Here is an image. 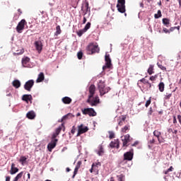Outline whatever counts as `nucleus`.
Instances as JSON below:
<instances>
[{
	"mask_svg": "<svg viewBox=\"0 0 181 181\" xmlns=\"http://www.w3.org/2000/svg\"><path fill=\"white\" fill-rule=\"evenodd\" d=\"M95 92V85H90L89 87V96L86 103H88L91 107L96 106L98 104L100 103V98L98 97L93 98ZM93 98V99H92Z\"/></svg>",
	"mask_w": 181,
	"mask_h": 181,
	"instance_id": "f257e3e1",
	"label": "nucleus"
},
{
	"mask_svg": "<svg viewBox=\"0 0 181 181\" xmlns=\"http://www.w3.org/2000/svg\"><path fill=\"white\" fill-rule=\"evenodd\" d=\"M86 50L88 54H93L100 52V48L96 44L90 42L86 47Z\"/></svg>",
	"mask_w": 181,
	"mask_h": 181,
	"instance_id": "f03ea898",
	"label": "nucleus"
},
{
	"mask_svg": "<svg viewBox=\"0 0 181 181\" xmlns=\"http://www.w3.org/2000/svg\"><path fill=\"white\" fill-rule=\"evenodd\" d=\"M82 114L86 115H88L89 117H95L97 115L96 112L93 107H86L81 109Z\"/></svg>",
	"mask_w": 181,
	"mask_h": 181,
	"instance_id": "7ed1b4c3",
	"label": "nucleus"
},
{
	"mask_svg": "<svg viewBox=\"0 0 181 181\" xmlns=\"http://www.w3.org/2000/svg\"><path fill=\"white\" fill-rule=\"evenodd\" d=\"M134 155V148H131L129 151H127L123 154V160L132 161Z\"/></svg>",
	"mask_w": 181,
	"mask_h": 181,
	"instance_id": "20e7f679",
	"label": "nucleus"
},
{
	"mask_svg": "<svg viewBox=\"0 0 181 181\" xmlns=\"http://www.w3.org/2000/svg\"><path fill=\"white\" fill-rule=\"evenodd\" d=\"M27 25L26 20H21L20 22H18L17 26H16V31L18 33H22V31L24 30L25 25Z\"/></svg>",
	"mask_w": 181,
	"mask_h": 181,
	"instance_id": "39448f33",
	"label": "nucleus"
},
{
	"mask_svg": "<svg viewBox=\"0 0 181 181\" xmlns=\"http://www.w3.org/2000/svg\"><path fill=\"white\" fill-rule=\"evenodd\" d=\"M88 130H89V128L87 127H84L83 124L78 126V133L76 134V136L77 137L80 136L81 134L88 132Z\"/></svg>",
	"mask_w": 181,
	"mask_h": 181,
	"instance_id": "423d86ee",
	"label": "nucleus"
},
{
	"mask_svg": "<svg viewBox=\"0 0 181 181\" xmlns=\"http://www.w3.org/2000/svg\"><path fill=\"white\" fill-rule=\"evenodd\" d=\"M112 59L110 58V55L106 54H105V66H103V70L106 69H111L112 67Z\"/></svg>",
	"mask_w": 181,
	"mask_h": 181,
	"instance_id": "0eeeda50",
	"label": "nucleus"
},
{
	"mask_svg": "<svg viewBox=\"0 0 181 181\" xmlns=\"http://www.w3.org/2000/svg\"><path fill=\"white\" fill-rule=\"evenodd\" d=\"M121 139H122V146L123 147H127L128 146L127 144L129 142L132 141L131 136L129 134L121 136Z\"/></svg>",
	"mask_w": 181,
	"mask_h": 181,
	"instance_id": "6e6552de",
	"label": "nucleus"
},
{
	"mask_svg": "<svg viewBox=\"0 0 181 181\" xmlns=\"http://www.w3.org/2000/svg\"><path fill=\"white\" fill-rule=\"evenodd\" d=\"M33 85H34V81L33 79L28 80L25 83L24 88L25 90L30 92Z\"/></svg>",
	"mask_w": 181,
	"mask_h": 181,
	"instance_id": "1a4fd4ad",
	"label": "nucleus"
},
{
	"mask_svg": "<svg viewBox=\"0 0 181 181\" xmlns=\"http://www.w3.org/2000/svg\"><path fill=\"white\" fill-rule=\"evenodd\" d=\"M58 139H52L51 143H49L47 145V149L49 152H52V149L55 148V146L57 145Z\"/></svg>",
	"mask_w": 181,
	"mask_h": 181,
	"instance_id": "9d476101",
	"label": "nucleus"
},
{
	"mask_svg": "<svg viewBox=\"0 0 181 181\" xmlns=\"http://www.w3.org/2000/svg\"><path fill=\"white\" fill-rule=\"evenodd\" d=\"M85 11L86 12L84 13V14H83V16H85L86 14H87V13H88V17L87 18H89L90 17V8H89V3L88 2H86V4H85V6L84 7H82V11Z\"/></svg>",
	"mask_w": 181,
	"mask_h": 181,
	"instance_id": "9b49d317",
	"label": "nucleus"
},
{
	"mask_svg": "<svg viewBox=\"0 0 181 181\" xmlns=\"http://www.w3.org/2000/svg\"><path fill=\"white\" fill-rule=\"evenodd\" d=\"M110 148H117V149L119 148V139H115L110 144Z\"/></svg>",
	"mask_w": 181,
	"mask_h": 181,
	"instance_id": "f8f14e48",
	"label": "nucleus"
},
{
	"mask_svg": "<svg viewBox=\"0 0 181 181\" xmlns=\"http://www.w3.org/2000/svg\"><path fill=\"white\" fill-rule=\"evenodd\" d=\"M35 46L36 50L38 52V53H40L42 49V42L40 40L35 41Z\"/></svg>",
	"mask_w": 181,
	"mask_h": 181,
	"instance_id": "ddd939ff",
	"label": "nucleus"
},
{
	"mask_svg": "<svg viewBox=\"0 0 181 181\" xmlns=\"http://www.w3.org/2000/svg\"><path fill=\"white\" fill-rule=\"evenodd\" d=\"M81 165H82V161L81 160H79V161L77 162L76 165L75 167L74 172V175L72 177L73 179H74L76 175L77 174V173H78V170L81 168Z\"/></svg>",
	"mask_w": 181,
	"mask_h": 181,
	"instance_id": "4468645a",
	"label": "nucleus"
},
{
	"mask_svg": "<svg viewBox=\"0 0 181 181\" xmlns=\"http://www.w3.org/2000/svg\"><path fill=\"white\" fill-rule=\"evenodd\" d=\"M105 81L103 80H100L98 84V88L99 91H101L102 93H103V89L105 88Z\"/></svg>",
	"mask_w": 181,
	"mask_h": 181,
	"instance_id": "2eb2a0df",
	"label": "nucleus"
},
{
	"mask_svg": "<svg viewBox=\"0 0 181 181\" xmlns=\"http://www.w3.org/2000/svg\"><path fill=\"white\" fill-rule=\"evenodd\" d=\"M26 117L29 119H34L35 117H36V114L34 112V111H29L26 114Z\"/></svg>",
	"mask_w": 181,
	"mask_h": 181,
	"instance_id": "dca6fc26",
	"label": "nucleus"
},
{
	"mask_svg": "<svg viewBox=\"0 0 181 181\" xmlns=\"http://www.w3.org/2000/svg\"><path fill=\"white\" fill-rule=\"evenodd\" d=\"M22 100L26 102V103H28L29 101H31L33 100V98L31 95H23L22 97Z\"/></svg>",
	"mask_w": 181,
	"mask_h": 181,
	"instance_id": "f3484780",
	"label": "nucleus"
},
{
	"mask_svg": "<svg viewBox=\"0 0 181 181\" xmlns=\"http://www.w3.org/2000/svg\"><path fill=\"white\" fill-rule=\"evenodd\" d=\"M153 134V136H155L158 138L159 144L163 142V141L160 140V136L162 134V133H160V132H159L158 130H154Z\"/></svg>",
	"mask_w": 181,
	"mask_h": 181,
	"instance_id": "a211bd4d",
	"label": "nucleus"
},
{
	"mask_svg": "<svg viewBox=\"0 0 181 181\" xmlns=\"http://www.w3.org/2000/svg\"><path fill=\"white\" fill-rule=\"evenodd\" d=\"M44 79H45V75L43 72H41L38 74V77H37V79L36 80V83H41L44 81Z\"/></svg>",
	"mask_w": 181,
	"mask_h": 181,
	"instance_id": "6ab92c4d",
	"label": "nucleus"
},
{
	"mask_svg": "<svg viewBox=\"0 0 181 181\" xmlns=\"http://www.w3.org/2000/svg\"><path fill=\"white\" fill-rule=\"evenodd\" d=\"M19 171V169L17 167H15V164L12 163L11 165V175H14L16 174V173H18Z\"/></svg>",
	"mask_w": 181,
	"mask_h": 181,
	"instance_id": "aec40b11",
	"label": "nucleus"
},
{
	"mask_svg": "<svg viewBox=\"0 0 181 181\" xmlns=\"http://www.w3.org/2000/svg\"><path fill=\"white\" fill-rule=\"evenodd\" d=\"M62 129L64 132L65 131L64 123H62V124H61L58 128L56 129L55 133L57 134H59Z\"/></svg>",
	"mask_w": 181,
	"mask_h": 181,
	"instance_id": "412c9836",
	"label": "nucleus"
},
{
	"mask_svg": "<svg viewBox=\"0 0 181 181\" xmlns=\"http://www.w3.org/2000/svg\"><path fill=\"white\" fill-rule=\"evenodd\" d=\"M103 92H102L101 90H99L100 96H103L105 94H107V93H109L111 90V88L110 87H107V88L105 87V88H103Z\"/></svg>",
	"mask_w": 181,
	"mask_h": 181,
	"instance_id": "4be33fe9",
	"label": "nucleus"
},
{
	"mask_svg": "<svg viewBox=\"0 0 181 181\" xmlns=\"http://www.w3.org/2000/svg\"><path fill=\"white\" fill-rule=\"evenodd\" d=\"M30 58L26 57H24L22 59V64L24 67H27L28 64H29L30 62Z\"/></svg>",
	"mask_w": 181,
	"mask_h": 181,
	"instance_id": "5701e85b",
	"label": "nucleus"
},
{
	"mask_svg": "<svg viewBox=\"0 0 181 181\" xmlns=\"http://www.w3.org/2000/svg\"><path fill=\"white\" fill-rule=\"evenodd\" d=\"M117 10L119 13H124L126 11L125 5H117Z\"/></svg>",
	"mask_w": 181,
	"mask_h": 181,
	"instance_id": "b1692460",
	"label": "nucleus"
},
{
	"mask_svg": "<svg viewBox=\"0 0 181 181\" xmlns=\"http://www.w3.org/2000/svg\"><path fill=\"white\" fill-rule=\"evenodd\" d=\"M12 84H13V86L16 88H19L21 86L20 81L18 79L14 80Z\"/></svg>",
	"mask_w": 181,
	"mask_h": 181,
	"instance_id": "393cba45",
	"label": "nucleus"
},
{
	"mask_svg": "<svg viewBox=\"0 0 181 181\" xmlns=\"http://www.w3.org/2000/svg\"><path fill=\"white\" fill-rule=\"evenodd\" d=\"M147 72L149 75H152V74H155V71H154V65L153 64H151L149 66V68L147 70Z\"/></svg>",
	"mask_w": 181,
	"mask_h": 181,
	"instance_id": "a878e982",
	"label": "nucleus"
},
{
	"mask_svg": "<svg viewBox=\"0 0 181 181\" xmlns=\"http://www.w3.org/2000/svg\"><path fill=\"white\" fill-rule=\"evenodd\" d=\"M62 102L64 103V104H71L72 102V99H71V98L69 97H64L62 99Z\"/></svg>",
	"mask_w": 181,
	"mask_h": 181,
	"instance_id": "bb28decb",
	"label": "nucleus"
},
{
	"mask_svg": "<svg viewBox=\"0 0 181 181\" xmlns=\"http://www.w3.org/2000/svg\"><path fill=\"white\" fill-rule=\"evenodd\" d=\"M162 21H163V24L164 26L168 27V28L170 26V23L169 19L163 18Z\"/></svg>",
	"mask_w": 181,
	"mask_h": 181,
	"instance_id": "cd10ccee",
	"label": "nucleus"
},
{
	"mask_svg": "<svg viewBox=\"0 0 181 181\" xmlns=\"http://www.w3.org/2000/svg\"><path fill=\"white\" fill-rule=\"evenodd\" d=\"M130 129V126L129 125H126L124 127L121 128V132L122 134H127V132H129Z\"/></svg>",
	"mask_w": 181,
	"mask_h": 181,
	"instance_id": "c85d7f7f",
	"label": "nucleus"
},
{
	"mask_svg": "<svg viewBox=\"0 0 181 181\" xmlns=\"http://www.w3.org/2000/svg\"><path fill=\"white\" fill-rule=\"evenodd\" d=\"M62 33V30L60 25L56 27V32L54 33V36H59Z\"/></svg>",
	"mask_w": 181,
	"mask_h": 181,
	"instance_id": "c756f323",
	"label": "nucleus"
},
{
	"mask_svg": "<svg viewBox=\"0 0 181 181\" xmlns=\"http://www.w3.org/2000/svg\"><path fill=\"white\" fill-rule=\"evenodd\" d=\"M158 88L160 92L163 93L165 90V83L163 82H160L158 85Z\"/></svg>",
	"mask_w": 181,
	"mask_h": 181,
	"instance_id": "7c9ffc66",
	"label": "nucleus"
},
{
	"mask_svg": "<svg viewBox=\"0 0 181 181\" xmlns=\"http://www.w3.org/2000/svg\"><path fill=\"white\" fill-rule=\"evenodd\" d=\"M98 154L100 156H101L104 154V148L103 147V146H99V150L98 151Z\"/></svg>",
	"mask_w": 181,
	"mask_h": 181,
	"instance_id": "2f4dec72",
	"label": "nucleus"
},
{
	"mask_svg": "<svg viewBox=\"0 0 181 181\" xmlns=\"http://www.w3.org/2000/svg\"><path fill=\"white\" fill-rule=\"evenodd\" d=\"M162 16H163L162 11H160V10H158V13L154 14V18H159Z\"/></svg>",
	"mask_w": 181,
	"mask_h": 181,
	"instance_id": "473e14b6",
	"label": "nucleus"
},
{
	"mask_svg": "<svg viewBox=\"0 0 181 181\" xmlns=\"http://www.w3.org/2000/svg\"><path fill=\"white\" fill-rule=\"evenodd\" d=\"M85 33H86V30H85L84 29L79 30L77 32V35H78V37H81Z\"/></svg>",
	"mask_w": 181,
	"mask_h": 181,
	"instance_id": "72a5a7b5",
	"label": "nucleus"
},
{
	"mask_svg": "<svg viewBox=\"0 0 181 181\" xmlns=\"http://www.w3.org/2000/svg\"><path fill=\"white\" fill-rule=\"evenodd\" d=\"M27 160H28L27 157L21 156L19 162H21L22 163V165H23L24 163L26 162Z\"/></svg>",
	"mask_w": 181,
	"mask_h": 181,
	"instance_id": "f704fd0d",
	"label": "nucleus"
},
{
	"mask_svg": "<svg viewBox=\"0 0 181 181\" xmlns=\"http://www.w3.org/2000/svg\"><path fill=\"white\" fill-rule=\"evenodd\" d=\"M91 27V23L90 22H88L87 24L86 25L85 28H83V30L85 31L88 30Z\"/></svg>",
	"mask_w": 181,
	"mask_h": 181,
	"instance_id": "c9c22d12",
	"label": "nucleus"
},
{
	"mask_svg": "<svg viewBox=\"0 0 181 181\" xmlns=\"http://www.w3.org/2000/svg\"><path fill=\"white\" fill-rule=\"evenodd\" d=\"M174 170V168L171 165L167 170L164 171V174L168 175L169 172H173Z\"/></svg>",
	"mask_w": 181,
	"mask_h": 181,
	"instance_id": "e433bc0d",
	"label": "nucleus"
},
{
	"mask_svg": "<svg viewBox=\"0 0 181 181\" xmlns=\"http://www.w3.org/2000/svg\"><path fill=\"white\" fill-rule=\"evenodd\" d=\"M159 69H160L162 71H167L166 67L163 66L162 64H160L159 63L157 64Z\"/></svg>",
	"mask_w": 181,
	"mask_h": 181,
	"instance_id": "4c0bfd02",
	"label": "nucleus"
},
{
	"mask_svg": "<svg viewBox=\"0 0 181 181\" xmlns=\"http://www.w3.org/2000/svg\"><path fill=\"white\" fill-rule=\"evenodd\" d=\"M109 139H115V134L113 132H109Z\"/></svg>",
	"mask_w": 181,
	"mask_h": 181,
	"instance_id": "58836bf2",
	"label": "nucleus"
},
{
	"mask_svg": "<svg viewBox=\"0 0 181 181\" xmlns=\"http://www.w3.org/2000/svg\"><path fill=\"white\" fill-rule=\"evenodd\" d=\"M92 165H95V168L97 169L96 171L98 170V166H101V163L100 162H97V163H94Z\"/></svg>",
	"mask_w": 181,
	"mask_h": 181,
	"instance_id": "ea45409f",
	"label": "nucleus"
},
{
	"mask_svg": "<svg viewBox=\"0 0 181 181\" xmlns=\"http://www.w3.org/2000/svg\"><path fill=\"white\" fill-rule=\"evenodd\" d=\"M117 5L125 6V0H117Z\"/></svg>",
	"mask_w": 181,
	"mask_h": 181,
	"instance_id": "a19ab883",
	"label": "nucleus"
},
{
	"mask_svg": "<svg viewBox=\"0 0 181 181\" xmlns=\"http://www.w3.org/2000/svg\"><path fill=\"white\" fill-rule=\"evenodd\" d=\"M71 114L69 113L67 114L66 115H64L62 118H61V122H63L64 120L67 119V118H69V116Z\"/></svg>",
	"mask_w": 181,
	"mask_h": 181,
	"instance_id": "79ce46f5",
	"label": "nucleus"
},
{
	"mask_svg": "<svg viewBox=\"0 0 181 181\" xmlns=\"http://www.w3.org/2000/svg\"><path fill=\"white\" fill-rule=\"evenodd\" d=\"M77 57H78V59L79 60L82 59V58H83V52H78L77 53Z\"/></svg>",
	"mask_w": 181,
	"mask_h": 181,
	"instance_id": "37998d69",
	"label": "nucleus"
},
{
	"mask_svg": "<svg viewBox=\"0 0 181 181\" xmlns=\"http://www.w3.org/2000/svg\"><path fill=\"white\" fill-rule=\"evenodd\" d=\"M139 82L142 83L143 84H148V81L145 78L140 79Z\"/></svg>",
	"mask_w": 181,
	"mask_h": 181,
	"instance_id": "c03bdc74",
	"label": "nucleus"
},
{
	"mask_svg": "<svg viewBox=\"0 0 181 181\" xmlns=\"http://www.w3.org/2000/svg\"><path fill=\"white\" fill-rule=\"evenodd\" d=\"M97 170V168H95V165H91V168L90 169V173H92L93 171H96Z\"/></svg>",
	"mask_w": 181,
	"mask_h": 181,
	"instance_id": "a18cd8bd",
	"label": "nucleus"
},
{
	"mask_svg": "<svg viewBox=\"0 0 181 181\" xmlns=\"http://www.w3.org/2000/svg\"><path fill=\"white\" fill-rule=\"evenodd\" d=\"M163 33H165V34H170V30H168L165 28H163Z\"/></svg>",
	"mask_w": 181,
	"mask_h": 181,
	"instance_id": "49530a36",
	"label": "nucleus"
},
{
	"mask_svg": "<svg viewBox=\"0 0 181 181\" xmlns=\"http://www.w3.org/2000/svg\"><path fill=\"white\" fill-rule=\"evenodd\" d=\"M157 76H152L150 77L149 80L151 81H155L156 80Z\"/></svg>",
	"mask_w": 181,
	"mask_h": 181,
	"instance_id": "de8ad7c7",
	"label": "nucleus"
},
{
	"mask_svg": "<svg viewBox=\"0 0 181 181\" xmlns=\"http://www.w3.org/2000/svg\"><path fill=\"white\" fill-rule=\"evenodd\" d=\"M149 105H151V98H149V99L146 101L145 106L148 107Z\"/></svg>",
	"mask_w": 181,
	"mask_h": 181,
	"instance_id": "09e8293b",
	"label": "nucleus"
},
{
	"mask_svg": "<svg viewBox=\"0 0 181 181\" xmlns=\"http://www.w3.org/2000/svg\"><path fill=\"white\" fill-rule=\"evenodd\" d=\"M75 132H76V127H75V126H74V127H72V129H71V134H74Z\"/></svg>",
	"mask_w": 181,
	"mask_h": 181,
	"instance_id": "8fccbe9b",
	"label": "nucleus"
},
{
	"mask_svg": "<svg viewBox=\"0 0 181 181\" xmlns=\"http://www.w3.org/2000/svg\"><path fill=\"white\" fill-rule=\"evenodd\" d=\"M153 112V108L150 107L148 115H152Z\"/></svg>",
	"mask_w": 181,
	"mask_h": 181,
	"instance_id": "3c124183",
	"label": "nucleus"
},
{
	"mask_svg": "<svg viewBox=\"0 0 181 181\" xmlns=\"http://www.w3.org/2000/svg\"><path fill=\"white\" fill-rule=\"evenodd\" d=\"M59 134H57V133H54L53 135H52V140H54L56 139V138L58 136Z\"/></svg>",
	"mask_w": 181,
	"mask_h": 181,
	"instance_id": "603ef678",
	"label": "nucleus"
},
{
	"mask_svg": "<svg viewBox=\"0 0 181 181\" xmlns=\"http://www.w3.org/2000/svg\"><path fill=\"white\" fill-rule=\"evenodd\" d=\"M171 96H172V93H169V94L167 93V95H165V99H170Z\"/></svg>",
	"mask_w": 181,
	"mask_h": 181,
	"instance_id": "864d4df0",
	"label": "nucleus"
},
{
	"mask_svg": "<svg viewBox=\"0 0 181 181\" xmlns=\"http://www.w3.org/2000/svg\"><path fill=\"white\" fill-rule=\"evenodd\" d=\"M177 28L178 30L180 29L179 27H174V28H171L170 30H169L170 32H173L175 30V29Z\"/></svg>",
	"mask_w": 181,
	"mask_h": 181,
	"instance_id": "5fc2aeb1",
	"label": "nucleus"
},
{
	"mask_svg": "<svg viewBox=\"0 0 181 181\" xmlns=\"http://www.w3.org/2000/svg\"><path fill=\"white\" fill-rule=\"evenodd\" d=\"M168 132L169 134H172V133H173V129L172 128H169L168 130Z\"/></svg>",
	"mask_w": 181,
	"mask_h": 181,
	"instance_id": "6e6d98bb",
	"label": "nucleus"
},
{
	"mask_svg": "<svg viewBox=\"0 0 181 181\" xmlns=\"http://www.w3.org/2000/svg\"><path fill=\"white\" fill-rule=\"evenodd\" d=\"M177 122V119H176V117L175 116H173V124H176Z\"/></svg>",
	"mask_w": 181,
	"mask_h": 181,
	"instance_id": "4d7b16f0",
	"label": "nucleus"
},
{
	"mask_svg": "<svg viewBox=\"0 0 181 181\" xmlns=\"http://www.w3.org/2000/svg\"><path fill=\"white\" fill-rule=\"evenodd\" d=\"M156 142L155 139H152L151 140L149 141L150 144H154Z\"/></svg>",
	"mask_w": 181,
	"mask_h": 181,
	"instance_id": "13d9d810",
	"label": "nucleus"
},
{
	"mask_svg": "<svg viewBox=\"0 0 181 181\" xmlns=\"http://www.w3.org/2000/svg\"><path fill=\"white\" fill-rule=\"evenodd\" d=\"M86 21H87L86 18L84 16L83 21H82V24H86Z\"/></svg>",
	"mask_w": 181,
	"mask_h": 181,
	"instance_id": "bf43d9fd",
	"label": "nucleus"
},
{
	"mask_svg": "<svg viewBox=\"0 0 181 181\" xmlns=\"http://www.w3.org/2000/svg\"><path fill=\"white\" fill-rule=\"evenodd\" d=\"M124 122L120 120V121L119 122L118 124H119V126H122V125H124Z\"/></svg>",
	"mask_w": 181,
	"mask_h": 181,
	"instance_id": "052dcab7",
	"label": "nucleus"
},
{
	"mask_svg": "<svg viewBox=\"0 0 181 181\" xmlns=\"http://www.w3.org/2000/svg\"><path fill=\"white\" fill-rule=\"evenodd\" d=\"M139 142L138 141H136L134 144H132V146L134 147V146H136L138 145Z\"/></svg>",
	"mask_w": 181,
	"mask_h": 181,
	"instance_id": "680f3d73",
	"label": "nucleus"
},
{
	"mask_svg": "<svg viewBox=\"0 0 181 181\" xmlns=\"http://www.w3.org/2000/svg\"><path fill=\"white\" fill-rule=\"evenodd\" d=\"M146 84H147V87H148V88H152V84H151V83L148 82V83H146Z\"/></svg>",
	"mask_w": 181,
	"mask_h": 181,
	"instance_id": "e2e57ef3",
	"label": "nucleus"
},
{
	"mask_svg": "<svg viewBox=\"0 0 181 181\" xmlns=\"http://www.w3.org/2000/svg\"><path fill=\"white\" fill-rule=\"evenodd\" d=\"M6 181H11V177L9 176L6 177Z\"/></svg>",
	"mask_w": 181,
	"mask_h": 181,
	"instance_id": "0e129e2a",
	"label": "nucleus"
},
{
	"mask_svg": "<svg viewBox=\"0 0 181 181\" xmlns=\"http://www.w3.org/2000/svg\"><path fill=\"white\" fill-rule=\"evenodd\" d=\"M125 119H126V117H122V118H121V120L120 121H122V122H125Z\"/></svg>",
	"mask_w": 181,
	"mask_h": 181,
	"instance_id": "69168bd1",
	"label": "nucleus"
},
{
	"mask_svg": "<svg viewBox=\"0 0 181 181\" xmlns=\"http://www.w3.org/2000/svg\"><path fill=\"white\" fill-rule=\"evenodd\" d=\"M119 181H123V175H121V176L119 177Z\"/></svg>",
	"mask_w": 181,
	"mask_h": 181,
	"instance_id": "338daca9",
	"label": "nucleus"
},
{
	"mask_svg": "<svg viewBox=\"0 0 181 181\" xmlns=\"http://www.w3.org/2000/svg\"><path fill=\"white\" fill-rule=\"evenodd\" d=\"M177 1L179 2L180 7H181V0H177Z\"/></svg>",
	"mask_w": 181,
	"mask_h": 181,
	"instance_id": "774afa93",
	"label": "nucleus"
}]
</instances>
